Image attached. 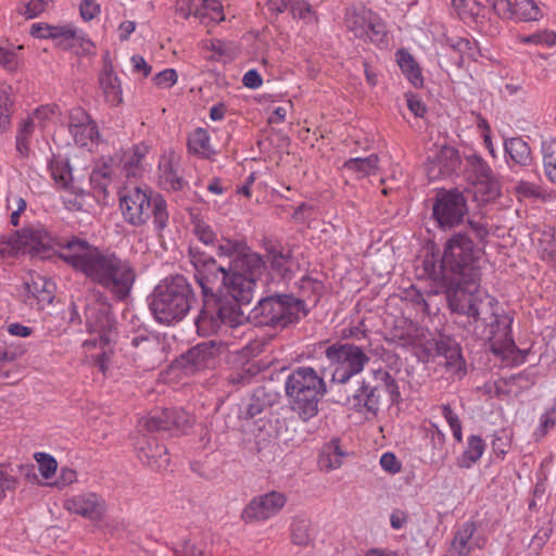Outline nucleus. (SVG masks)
Masks as SVG:
<instances>
[{
    "instance_id": "obj_1",
    "label": "nucleus",
    "mask_w": 556,
    "mask_h": 556,
    "mask_svg": "<svg viewBox=\"0 0 556 556\" xmlns=\"http://www.w3.org/2000/svg\"><path fill=\"white\" fill-rule=\"evenodd\" d=\"M434 280L444 288L451 311L466 316L463 323L466 338L489 343L491 352L502 358H509L518 351L511 336L513 318L495 298L476 292L479 282L467 283L457 277Z\"/></svg>"
},
{
    "instance_id": "obj_2",
    "label": "nucleus",
    "mask_w": 556,
    "mask_h": 556,
    "mask_svg": "<svg viewBox=\"0 0 556 556\" xmlns=\"http://www.w3.org/2000/svg\"><path fill=\"white\" fill-rule=\"evenodd\" d=\"M58 243V256L74 270L106 290L113 300L125 302L130 296L137 274L129 260L110 250H101L75 236Z\"/></svg>"
},
{
    "instance_id": "obj_3",
    "label": "nucleus",
    "mask_w": 556,
    "mask_h": 556,
    "mask_svg": "<svg viewBox=\"0 0 556 556\" xmlns=\"http://www.w3.org/2000/svg\"><path fill=\"white\" fill-rule=\"evenodd\" d=\"M194 262V278L203 295V307L195 319L198 334L210 337L217 333L223 326L241 325L245 319L241 306L251 303L257 280H253L250 296L241 299L232 292L230 279L225 276L223 267L203 256L197 257Z\"/></svg>"
},
{
    "instance_id": "obj_4",
    "label": "nucleus",
    "mask_w": 556,
    "mask_h": 556,
    "mask_svg": "<svg viewBox=\"0 0 556 556\" xmlns=\"http://www.w3.org/2000/svg\"><path fill=\"white\" fill-rule=\"evenodd\" d=\"M192 224L195 237L203 244L214 247L216 255L212 256L197 249H190L189 258L193 268L195 269L194 261L199 256L214 261L217 266L223 267L224 274H227V278L230 279L232 292L241 299H248L253 280L261 278L266 262L258 253L252 251L244 240L218 237L212 227L200 218H195Z\"/></svg>"
},
{
    "instance_id": "obj_5",
    "label": "nucleus",
    "mask_w": 556,
    "mask_h": 556,
    "mask_svg": "<svg viewBox=\"0 0 556 556\" xmlns=\"http://www.w3.org/2000/svg\"><path fill=\"white\" fill-rule=\"evenodd\" d=\"M467 228L455 232L444 244L440 265L433 260H425V269L432 277H457L465 282L480 281L478 266L480 250L476 247L470 232L476 239L483 242L489 236V229L484 222L467 218Z\"/></svg>"
},
{
    "instance_id": "obj_6",
    "label": "nucleus",
    "mask_w": 556,
    "mask_h": 556,
    "mask_svg": "<svg viewBox=\"0 0 556 556\" xmlns=\"http://www.w3.org/2000/svg\"><path fill=\"white\" fill-rule=\"evenodd\" d=\"M90 334H96L100 346H109L117 339V320L112 313L110 299L99 290H90L71 303L70 321L81 324Z\"/></svg>"
},
{
    "instance_id": "obj_7",
    "label": "nucleus",
    "mask_w": 556,
    "mask_h": 556,
    "mask_svg": "<svg viewBox=\"0 0 556 556\" xmlns=\"http://www.w3.org/2000/svg\"><path fill=\"white\" fill-rule=\"evenodd\" d=\"M194 301L192 286L182 275L165 278L148 298L155 320L164 325L182 320Z\"/></svg>"
},
{
    "instance_id": "obj_8",
    "label": "nucleus",
    "mask_w": 556,
    "mask_h": 556,
    "mask_svg": "<svg viewBox=\"0 0 556 556\" xmlns=\"http://www.w3.org/2000/svg\"><path fill=\"white\" fill-rule=\"evenodd\" d=\"M305 300L288 293H275L262 298L245 319L257 327L283 330L307 316Z\"/></svg>"
},
{
    "instance_id": "obj_9",
    "label": "nucleus",
    "mask_w": 556,
    "mask_h": 556,
    "mask_svg": "<svg viewBox=\"0 0 556 556\" xmlns=\"http://www.w3.org/2000/svg\"><path fill=\"white\" fill-rule=\"evenodd\" d=\"M119 207L125 222L131 226H143L151 216L157 232H162L168 225L169 214L165 199L149 188H125L119 193Z\"/></svg>"
},
{
    "instance_id": "obj_10",
    "label": "nucleus",
    "mask_w": 556,
    "mask_h": 556,
    "mask_svg": "<svg viewBox=\"0 0 556 556\" xmlns=\"http://www.w3.org/2000/svg\"><path fill=\"white\" fill-rule=\"evenodd\" d=\"M185 426L191 427L190 419H140L138 429L147 433L136 439L135 451L138 459L154 469H165L169 464L167 448L161 444L153 432H168L169 435L187 433Z\"/></svg>"
},
{
    "instance_id": "obj_11",
    "label": "nucleus",
    "mask_w": 556,
    "mask_h": 556,
    "mask_svg": "<svg viewBox=\"0 0 556 556\" xmlns=\"http://www.w3.org/2000/svg\"><path fill=\"white\" fill-rule=\"evenodd\" d=\"M285 390L294 413L315 417L319 401L327 393V384L313 367L299 366L288 375Z\"/></svg>"
},
{
    "instance_id": "obj_12",
    "label": "nucleus",
    "mask_w": 556,
    "mask_h": 556,
    "mask_svg": "<svg viewBox=\"0 0 556 556\" xmlns=\"http://www.w3.org/2000/svg\"><path fill=\"white\" fill-rule=\"evenodd\" d=\"M65 239L53 238L41 225L25 227L9 236L0 237V256L13 257L18 253L40 258H50L56 254L58 242Z\"/></svg>"
},
{
    "instance_id": "obj_13",
    "label": "nucleus",
    "mask_w": 556,
    "mask_h": 556,
    "mask_svg": "<svg viewBox=\"0 0 556 556\" xmlns=\"http://www.w3.org/2000/svg\"><path fill=\"white\" fill-rule=\"evenodd\" d=\"M325 356L332 368L331 381L346 383L361 374L369 362L366 348L352 343L336 342L325 349Z\"/></svg>"
},
{
    "instance_id": "obj_14",
    "label": "nucleus",
    "mask_w": 556,
    "mask_h": 556,
    "mask_svg": "<svg viewBox=\"0 0 556 556\" xmlns=\"http://www.w3.org/2000/svg\"><path fill=\"white\" fill-rule=\"evenodd\" d=\"M431 216L443 231L460 226L468 216L467 198L457 188L441 189L431 199Z\"/></svg>"
},
{
    "instance_id": "obj_15",
    "label": "nucleus",
    "mask_w": 556,
    "mask_h": 556,
    "mask_svg": "<svg viewBox=\"0 0 556 556\" xmlns=\"http://www.w3.org/2000/svg\"><path fill=\"white\" fill-rule=\"evenodd\" d=\"M344 26L354 38L382 46L387 41V28L381 17L364 5L345 10Z\"/></svg>"
},
{
    "instance_id": "obj_16",
    "label": "nucleus",
    "mask_w": 556,
    "mask_h": 556,
    "mask_svg": "<svg viewBox=\"0 0 556 556\" xmlns=\"http://www.w3.org/2000/svg\"><path fill=\"white\" fill-rule=\"evenodd\" d=\"M286 504V494L278 491L254 496L242 510L241 519L245 523L265 522L278 515Z\"/></svg>"
},
{
    "instance_id": "obj_17",
    "label": "nucleus",
    "mask_w": 556,
    "mask_h": 556,
    "mask_svg": "<svg viewBox=\"0 0 556 556\" xmlns=\"http://www.w3.org/2000/svg\"><path fill=\"white\" fill-rule=\"evenodd\" d=\"M427 356L434 358L442 356L445 358L446 369L457 379H462L467 374L466 362L462 355L459 344L448 336H440L426 350Z\"/></svg>"
},
{
    "instance_id": "obj_18",
    "label": "nucleus",
    "mask_w": 556,
    "mask_h": 556,
    "mask_svg": "<svg viewBox=\"0 0 556 556\" xmlns=\"http://www.w3.org/2000/svg\"><path fill=\"white\" fill-rule=\"evenodd\" d=\"M220 353L222 344L215 340H210L189 349L177 359V363L188 374H195L214 366Z\"/></svg>"
},
{
    "instance_id": "obj_19",
    "label": "nucleus",
    "mask_w": 556,
    "mask_h": 556,
    "mask_svg": "<svg viewBox=\"0 0 556 556\" xmlns=\"http://www.w3.org/2000/svg\"><path fill=\"white\" fill-rule=\"evenodd\" d=\"M63 507L70 514L80 516L91 521L101 520L106 511L104 498L90 491L68 496L64 500Z\"/></svg>"
},
{
    "instance_id": "obj_20",
    "label": "nucleus",
    "mask_w": 556,
    "mask_h": 556,
    "mask_svg": "<svg viewBox=\"0 0 556 556\" xmlns=\"http://www.w3.org/2000/svg\"><path fill=\"white\" fill-rule=\"evenodd\" d=\"M68 130L79 147H92L99 140L97 124L81 108H75L70 112Z\"/></svg>"
},
{
    "instance_id": "obj_21",
    "label": "nucleus",
    "mask_w": 556,
    "mask_h": 556,
    "mask_svg": "<svg viewBox=\"0 0 556 556\" xmlns=\"http://www.w3.org/2000/svg\"><path fill=\"white\" fill-rule=\"evenodd\" d=\"M267 262L271 271L281 279H290L293 274L294 260L291 248L278 241H267L264 244Z\"/></svg>"
},
{
    "instance_id": "obj_22",
    "label": "nucleus",
    "mask_w": 556,
    "mask_h": 556,
    "mask_svg": "<svg viewBox=\"0 0 556 556\" xmlns=\"http://www.w3.org/2000/svg\"><path fill=\"white\" fill-rule=\"evenodd\" d=\"M130 345L135 349L132 357L138 367L143 369L154 367L161 352V346L153 336H150L144 330L130 339Z\"/></svg>"
},
{
    "instance_id": "obj_23",
    "label": "nucleus",
    "mask_w": 556,
    "mask_h": 556,
    "mask_svg": "<svg viewBox=\"0 0 556 556\" xmlns=\"http://www.w3.org/2000/svg\"><path fill=\"white\" fill-rule=\"evenodd\" d=\"M349 453L342 447L340 438H332L325 443L317 457V466L320 471L331 472L339 469Z\"/></svg>"
},
{
    "instance_id": "obj_24",
    "label": "nucleus",
    "mask_w": 556,
    "mask_h": 556,
    "mask_svg": "<svg viewBox=\"0 0 556 556\" xmlns=\"http://www.w3.org/2000/svg\"><path fill=\"white\" fill-rule=\"evenodd\" d=\"M476 532V525L472 521H466L454 532L453 540L444 556H469L473 546L483 547V543L478 541L473 544L472 536Z\"/></svg>"
},
{
    "instance_id": "obj_25",
    "label": "nucleus",
    "mask_w": 556,
    "mask_h": 556,
    "mask_svg": "<svg viewBox=\"0 0 556 556\" xmlns=\"http://www.w3.org/2000/svg\"><path fill=\"white\" fill-rule=\"evenodd\" d=\"M49 169L51 177L60 188L78 195H84L86 193L84 189L74 184L68 159L53 156L49 162Z\"/></svg>"
},
{
    "instance_id": "obj_26",
    "label": "nucleus",
    "mask_w": 556,
    "mask_h": 556,
    "mask_svg": "<svg viewBox=\"0 0 556 556\" xmlns=\"http://www.w3.org/2000/svg\"><path fill=\"white\" fill-rule=\"evenodd\" d=\"M100 86L104 97L112 105H117L122 102V86L118 77L114 73L111 61L105 60L103 71L99 77Z\"/></svg>"
},
{
    "instance_id": "obj_27",
    "label": "nucleus",
    "mask_w": 556,
    "mask_h": 556,
    "mask_svg": "<svg viewBox=\"0 0 556 556\" xmlns=\"http://www.w3.org/2000/svg\"><path fill=\"white\" fill-rule=\"evenodd\" d=\"M504 150L508 155V164L514 163L521 167L532 164L533 156L530 146L521 137L507 138L504 141Z\"/></svg>"
},
{
    "instance_id": "obj_28",
    "label": "nucleus",
    "mask_w": 556,
    "mask_h": 556,
    "mask_svg": "<svg viewBox=\"0 0 556 556\" xmlns=\"http://www.w3.org/2000/svg\"><path fill=\"white\" fill-rule=\"evenodd\" d=\"M379 399L380 394L378 393L377 388H369L363 384L353 394L350 404L358 413H370L376 415L379 410Z\"/></svg>"
},
{
    "instance_id": "obj_29",
    "label": "nucleus",
    "mask_w": 556,
    "mask_h": 556,
    "mask_svg": "<svg viewBox=\"0 0 556 556\" xmlns=\"http://www.w3.org/2000/svg\"><path fill=\"white\" fill-rule=\"evenodd\" d=\"M315 531L309 519L295 517L290 525V539L292 544L300 547H308L314 544Z\"/></svg>"
},
{
    "instance_id": "obj_30",
    "label": "nucleus",
    "mask_w": 556,
    "mask_h": 556,
    "mask_svg": "<svg viewBox=\"0 0 556 556\" xmlns=\"http://www.w3.org/2000/svg\"><path fill=\"white\" fill-rule=\"evenodd\" d=\"M485 451V443L479 435H470L467 439V446L464 452L457 457L456 465L459 468H471L483 455Z\"/></svg>"
},
{
    "instance_id": "obj_31",
    "label": "nucleus",
    "mask_w": 556,
    "mask_h": 556,
    "mask_svg": "<svg viewBox=\"0 0 556 556\" xmlns=\"http://www.w3.org/2000/svg\"><path fill=\"white\" fill-rule=\"evenodd\" d=\"M160 181L168 191H180L187 186V181L180 176L178 168L172 159H165L160 163Z\"/></svg>"
},
{
    "instance_id": "obj_32",
    "label": "nucleus",
    "mask_w": 556,
    "mask_h": 556,
    "mask_svg": "<svg viewBox=\"0 0 556 556\" xmlns=\"http://www.w3.org/2000/svg\"><path fill=\"white\" fill-rule=\"evenodd\" d=\"M396 61L401 71L414 85V87H421L424 84V78L420 67L413 55L408 51L401 49L396 52Z\"/></svg>"
},
{
    "instance_id": "obj_33",
    "label": "nucleus",
    "mask_w": 556,
    "mask_h": 556,
    "mask_svg": "<svg viewBox=\"0 0 556 556\" xmlns=\"http://www.w3.org/2000/svg\"><path fill=\"white\" fill-rule=\"evenodd\" d=\"M27 291L38 301L50 303L54 298L55 285L40 275L31 276L25 282Z\"/></svg>"
},
{
    "instance_id": "obj_34",
    "label": "nucleus",
    "mask_w": 556,
    "mask_h": 556,
    "mask_svg": "<svg viewBox=\"0 0 556 556\" xmlns=\"http://www.w3.org/2000/svg\"><path fill=\"white\" fill-rule=\"evenodd\" d=\"M113 170L108 163L96 166L90 176V186L98 197L105 198L108 195V187L112 182Z\"/></svg>"
},
{
    "instance_id": "obj_35",
    "label": "nucleus",
    "mask_w": 556,
    "mask_h": 556,
    "mask_svg": "<svg viewBox=\"0 0 556 556\" xmlns=\"http://www.w3.org/2000/svg\"><path fill=\"white\" fill-rule=\"evenodd\" d=\"M541 153L544 175L551 182L556 185V139L543 140Z\"/></svg>"
},
{
    "instance_id": "obj_36",
    "label": "nucleus",
    "mask_w": 556,
    "mask_h": 556,
    "mask_svg": "<svg viewBox=\"0 0 556 556\" xmlns=\"http://www.w3.org/2000/svg\"><path fill=\"white\" fill-rule=\"evenodd\" d=\"M188 149L191 153L208 159L213 153L210 136L204 128H197L188 137Z\"/></svg>"
},
{
    "instance_id": "obj_37",
    "label": "nucleus",
    "mask_w": 556,
    "mask_h": 556,
    "mask_svg": "<svg viewBox=\"0 0 556 556\" xmlns=\"http://www.w3.org/2000/svg\"><path fill=\"white\" fill-rule=\"evenodd\" d=\"M475 198L483 203H489L496 200L501 195V185L495 176L490 179L473 182Z\"/></svg>"
},
{
    "instance_id": "obj_38",
    "label": "nucleus",
    "mask_w": 556,
    "mask_h": 556,
    "mask_svg": "<svg viewBox=\"0 0 556 556\" xmlns=\"http://www.w3.org/2000/svg\"><path fill=\"white\" fill-rule=\"evenodd\" d=\"M143 156L144 149L138 146L124 154L122 159L123 173L127 178L137 177L140 174Z\"/></svg>"
},
{
    "instance_id": "obj_39",
    "label": "nucleus",
    "mask_w": 556,
    "mask_h": 556,
    "mask_svg": "<svg viewBox=\"0 0 556 556\" xmlns=\"http://www.w3.org/2000/svg\"><path fill=\"white\" fill-rule=\"evenodd\" d=\"M247 414L249 417H255L256 415H271L273 402L264 391H256L250 400L247 406Z\"/></svg>"
},
{
    "instance_id": "obj_40",
    "label": "nucleus",
    "mask_w": 556,
    "mask_h": 556,
    "mask_svg": "<svg viewBox=\"0 0 556 556\" xmlns=\"http://www.w3.org/2000/svg\"><path fill=\"white\" fill-rule=\"evenodd\" d=\"M379 157L377 154H370L366 157H354L345 161L344 168L357 172L363 176L370 175L378 167Z\"/></svg>"
},
{
    "instance_id": "obj_41",
    "label": "nucleus",
    "mask_w": 556,
    "mask_h": 556,
    "mask_svg": "<svg viewBox=\"0 0 556 556\" xmlns=\"http://www.w3.org/2000/svg\"><path fill=\"white\" fill-rule=\"evenodd\" d=\"M299 289L303 298L316 304L324 292V283L316 278L305 275L299 281Z\"/></svg>"
},
{
    "instance_id": "obj_42",
    "label": "nucleus",
    "mask_w": 556,
    "mask_h": 556,
    "mask_svg": "<svg viewBox=\"0 0 556 556\" xmlns=\"http://www.w3.org/2000/svg\"><path fill=\"white\" fill-rule=\"evenodd\" d=\"M542 17L539 5L533 0H516L515 20L516 21H538Z\"/></svg>"
},
{
    "instance_id": "obj_43",
    "label": "nucleus",
    "mask_w": 556,
    "mask_h": 556,
    "mask_svg": "<svg viewBox=\"0 0 556 556\" xmlns=\"http://www.w3.org/2000/svg\"><path fill=\"white\" fill-rule=\"evenodd\" d=\"M468 168L473 177V182H479L481 180H488L490 177H493V170L489 166V164L479 155H471L468 157Z\"/></svg>"
},
{
    "instance_id": "obj_44",
    "label": "nucleus",
    "mask_w": 556,
    "mask_h": 556,
    "mask_svg": "<svg viewBox=\"0 0 556 556\" xmlns=\"http://www.w3.org/2000/svg\"><path fill=\"white\" fill-rule=\"evenodd\" d=\"M75 26L72 24L54 25L52 40L63 50H72L75 36Z\"/></svg>"
},
{
    "instance_id": "obj_45",
    "label": "nucleus",
    "mask_w": 556,
    "mask_h": 556,
    "mask_svg": "<svg viewBox=\"0 0 556 556\" xmlns=\"http://www.w3.org/2000/svg\"><path fill=\"white\" fill-rule=\"evenodd\" d=\"M193 16L200 18L208 16L215 22H222L225 20L223 5L218 0H203L201 8L194 9Z\"/></svg>"
},
{
    "instance_id": "obj_46",
    "label": "nucleus",
    "mask_w": 556,
    "mask_h": 556,
    "mask_svg": "<svg viewBox=\"0 0 556 556\" xmlns=\"http://www.w3.org/2000/svg\"><path fill=\"white\" fill-rule=\"evenodd\" d=\"M34 122L33 119H26L21 125L17 135H16V151L22 157H27L30 151L28 139L31 137L34 132Z\"/></svg>"
},
{
    "instance_id": "obj_47",
    "label": "nucleus",
    "mask_w": 556,
    "mask_h": 556,
    "mask_svg": "<svg viewBox=\"0 0 556 556\" xmlns=\"http://www.w3.org/2000/svg\"><path fill=\"white\" fill-rule=\"evenodd\" d=\"M34 458L38 463L39 472L45 479H51L55 475L58 462L52 455L37 452L34 454Z\"/></svg>"
},
{
    "instance_id": "obj_48",
    "label": "nucleus",
    "mask_w": 556,
    "mask_h": 556,
    "mask_svg": "<svg viewBox=\"0 0 556 556\" xmlns=\"http://www.w3.org/2000/svg\"><path fill=\"white\" fill-rule=\"evenodd\" d=\"M49 0H28L18 4L16 12L27 20L35 18L46 11Z\"/></svg>"
},
{
    "instance_id": "obj_49",
    "label": "nucleus",
    "mask_w": 556,
    "mask_h": 556,
    "mask_svg": "<svg viewBox=\"0 0 556 556\" xmlns=\"http://www.w3.org/2000/svg\"><path fill=\"white\" fill-rule=\"evenodd\" d=\"M176 556H210L202 542L186 540L175 548Z\"/></svg>"
},
{
    "instance_id": "obj_50",
    "label": "nucleus",
    "mask_w": 556,
    "mask_h": 556,
    "mask_svg": "<svg viewBox=\"0 0 556 556\" xmlns=\"http://www.w3.org/2000/svg\"><path fill=\"white\" fill-rule=\"evenodd\" d=\"M515 191L519 197L523 198L545 200L547 197L546 190L543 189L541 186L523 180L519 181L516 185Z\"/></svg>"
},
{
    "instance_id": "obj_51",
    "label": "nucleus",
    "mask_w": 556,
    "mask_h": 556,
    "mask_svg": "<svg viewBox=\"0 0 556 556\" xmlns=\"http://www.w3.org/2000/svg\"><path fill=\"white\" fill-rule=\"evenodd\" d=\"M10 466L0 464V502L7 496L8 491L17 488V478L9 471Z\"/></svg>"
},
{
    "instance_id": "obj_52",
    "label": "nucleus",
    "mask_w": 556,
    "mask_h": 556,
    "mask_svg": "<svg viewBox=\"0 0 556 556\" xmlns=\"http://www.w3.org/2000/svg\"><path fill=\"white\" fill-rule=\"evenodd\" d=\"M553 529L549 523L542 526L532 536L529 548L532 551L533 556L539 555L540 551L547 543L552 535Z\"/></svg>"
},
{
    "instance_id": "obj_53",
    "label": "nucleus",
    "mask_w": 556,
    "mask_h": 556,
    "mask_svg": "<svg viewBox=\"0 0 556 556\" xmlns=\"http://www.w3.org/2000/svg\"><path fill=\"white\" fill-rule=\"evenodd\" d=\"M519 40L523 43L552 46L555 43L556 34L552 30L545 29L530 35L520 36Z\"/></svg>"
},
{
    "instance_id": "obj_54",
    "label": "nucleus",
    "mask_w": 556,
    "mask_h": 556,
    "mask_svg": "<svg viewBox=\"0 0 556 556\" xmlns=\"http://www.w3.org/2000/svg\"><path fill=\"white\" fill-rule=\"evenodd\" d=\"M76 50V53L92 54L94 45L92 40L80 29L75 28V36L72 42V50Z\"/></svg>"
},
{
    "instance_id": "obj_55",
    "label": "nucleus",
    "mask_w": 556,
    "mask_h": 556,
    "mask_svg": "<svg viewBox=\"0 0 556 556\" xmlns=\"http://www.w3.org/2000/svg\"><path fill=\"white\" fill-rule=\"evenodd\" d=\"M376 379L381 381L390 395L392 402H397L401 393L395 379L386 370H377L375 372Z\"/></svg>"
},
{
    "instance_id": "obj_56",
    "label": "nucleus",
    "mask_w": 556,
    "mask_h": 556,
    "mask_svg": "<svg viewBox=\"0 0 556 556\" xmlns=\"http://www.w3.org/2000/svg\"><path fill=\"white\" fill-rule=\"evenodd\" d=\"M11 103L7 91L0 89V132L9 129L11 124Z\"/></svg>"
},
{
    "instance_id": "obj_57",
    "label": "nucleus",
    "mask_w": 556,
    "mask_h": 556,
    "mask_svg": "<svg viewBox=\"0 0 556 556\" xmlns=\"http://www.w3.org/2000/svg\"><path fill=\"white\" fill-rule=\"evenodd\" d=\"M491 7L502 20H515V3L509 0H491Z\"/></svg>"
},
{
    "instance_id": "obj_58",
    "label": "nucleus",
    "mask_w": 556,
    "mask_h": 556,
    "mask_svg": "<svg viewBox=\"0 0 556 556\" xmlns=\"http://www.w3.org/2000/svg\"><path fill=\"white\" fill-rule=\"evenodd\" d=\"M0 65L9 72H15L20 65V58L14 50L0 47Z\"/></svg>"
},
{
    "instance_id": "obj_59",
    "label": "nucleus",
    "mask_w": 556,
    "mask_h": 556,
    "mask_svg": "<svg viewBox=\"0 0 556 556\" xmlns=\"http://www.w3.org/2000/svg\"><path fill=\"white\" fill-rule=\"evenodd\" d=\"M379 464L381 468L390 475L399 473L402 469L401 462L392 452L383 453L380 457Z\"/></svg>"
},
{
    "instance_id": "obj_60",
    "label": "nucleus",
    "mask_w": 556,
    "mask_h": 556,
    "mask_svg": "<svg viewBox=\"0 0 556 556\" xmlns=\"http://www.w3.org/2000/svg\"><path fill=\"white\" fill-rule=\"evenodd\" d=\"M177 73L173 68H167L159 74H156L153 78L155 85H157L161 88H170L174 86L177 81Z\"/></svg>"
},
{
    "instance_id": "obj_61",
    "label": "nucleus",
    "mask_w": 556,
    "mask_h": 556,
    "mask_svg": "<svg viewBox=\"0 0 556 556\" xmlns=\"http://www.w3.org/2000/svg\"><path fill=\"white\" fill-rule=\"evenodd\" d=\"M77 480V472L73 468L62 467L53 485L63 489Z\"/></svg>"
},
{
    "instance_id": "obj_62",
    "label": "nucleus",
    "mask_w": 556,
    "mask_h": 556,
    "mask_svg": "<svg viewBox=\"0 0 556 556\" xmlns=\"http://www.w3.org/2000/svg\"><path fill=\"white\" fill-rule=\"evenodd\" d=\"M80 16L88 22L93 20L100 13V4L94 0H83L79 5Z\"/></svg>"
},
{
    "instance_id": "obj_63",
    "label": "nucleus",
    "mask_w": 556,
    "mask_h": 556,
    "mask_svg": "<svg viewBox=\"0 0 556 556\" xmlns=\"http://www.w3.org/2000/svg\"><path fill=\"white\" fill-rule=\"evenodd\" d=\"M54 25L48 23H34L30 26L29 34L38 39H51L53 34Z\"/></svg>"
},
{
    "instance_id": "obj_64",
    "label": "nucleus",
    "mask_w": 556,
    "mask_h": 556,
    "mask_svg": "<svg viewBox=\"0 0 556 556\" xmlns=\"http://www.w3.org/2000/svg\"><path fill=\"white\" fill-rule=\"evenodd\" d=\"M291 13L294 17L311 21L314 16V11L305 1H298L291 5Z\"/></svg>"
}]
</instances>
